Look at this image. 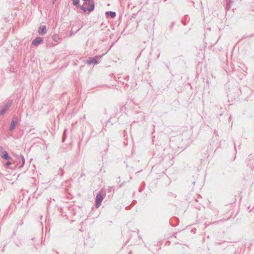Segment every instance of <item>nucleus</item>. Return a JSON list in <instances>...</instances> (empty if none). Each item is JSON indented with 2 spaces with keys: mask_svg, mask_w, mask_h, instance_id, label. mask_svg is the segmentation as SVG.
Here are the masks:
<instances>
[{
  "mask_svg": "<svg viewBox=\"0 0 254 254\" xmlns=\"http://www.w3.org/2000/svg\"><path fill=\"white\" fill-rule=\"evenodd\" d=\"M88 7H85L84 6H81V9L85 13L87 11H88L89 12H91L93 11L95 8V4L94 0H90V1H88Z\"/></svg>",
  "mask_w": 254,
  "mask_h": 254,
  "instance_id": "nucleus-1",
  "label": "nucleus"
},
{
  "mask_svg": "<svg viewBox=\"0 0 254 254\" xmlns=\"http://www.w3.org/2000/svg\"><path fill=\"white\" fill-rule=\"evenodd\" d=\"M103 198L104 196H103L102 194L100 192H98L96 196L95 201V205L96 207L98 208L100 206Z\"/></svg>",
  "mask_w": 254,
  "mask_h": 254,
  "instance_id": "nucleus-2",
  "label": "nucleus"
},
{
  "mask_svg": "<svg viewBox=\"0 0 254 254\" xmlns=\"http://www.w3.org/2000/svg\"><path fill=\"white\" fill-rule=\"evenodd\" d=\"M12 104V101L9 100L5 105H4L2 109L0 110V116H3L5 114L7 110L11 107Z\"/></svg>",
  "mask_w": 254,
  "mask_h": 254,
  "instance_id": "nucleus-3",
  "label": "nucleus"
},
{
  "mask_svg": "<svg viewBox=\"0 0 254 254\" xmlns=\"http://www.w3.org/2000/svg\"><path fill=\"white\" fill-rule=\"evenodd\" d=\"M99 63L98 57H89L87 60L85 61V63L90 65L92 64H97Z\"/></svg>",
  "mask_w": 254,
  "mask_h": 254,
  "instance_id": "nucleus-4",
  "label": "nucleus"
},
{
  "mask_svg": "<svg viewBox=\"0 0 254 254\" xmlns=\"http://www.w3.org/2000/svg\"><path fill=\"white\" fill-rule=\"evenodd\" d=\"M18 124V119L17 117H14L12 119L10 125L9 126V130L10 131H12L15 127H16V125Z\"/></svg>",
  "mask_w": 254,
  "mask_h": 254,
  "instance_id": "nucleus-5",
  "label": "nucleus"
},
{
  "mask_svg": "<svg viewBox=\"0 0 254 254\" xmlns=\"http://www.w3.org/2000/svg\"><path fill=\"white\" fill-rule=\"evenodd\" d=\"M38 34L40 35H44L47 33V30L45 25H41L38 28Z\"/></svg>",
  "mask_w": 254,
  "mask_h": 254,
  "instance_id": "nucleus-6",
  "label": "nucleus"
},
{
  "mask_svg": "<svg viewBox=\"0 0 254 254\" xmlns=\"http://www.w3.org/2000/svg\"><path fill=\"white\" fill-rule=\"evenodd\" d=\"M43 42V38L40 37H36L32 42L33 46H38Z\"/></svg>",
  "mask_w": 254,
  "mask_h": 254,
  "instance_id": "nucleus-7",
  "label": "nucleus"
},
{
  "mask_svg": "<svg viewBox=\"0 0 254 254\" xmlns=\"http://www.w3.org/2000/svg\"><path fill=\"white\" fill-rule=\"evenodd\" d=\"M1 157L5 160H9L11 159V157L9 156L8 153L5 150L2 151Z\"/></svg>",
  "mask_w": 254,
  "mask_h": 254,
  "instance_id": "nucleus-8",
  "label": "nucleus"
},
{
  "mask_svg": "<svg viewBox=\"0 0 254 254\" xmlns=\"http://www.w3.org/2000/svg\"><path fill=\"white\" fill-rule=\"evenodd\" d=\"M106 16L107 17L115 18L116 16V13L114 11H108L106 12Z\"/></svg>",
  "mask_w": 254,
  "mask_h": 254,
  "instance_id": "nucleus-9",
  "label": "nucleus"
},
{
  "mask_svg": "<svg viewBox=\"0 0 254 254\" xmlns=\"http://www.w3.org/2000/svg\"><path fill=\"white\" fill-rule=\"evenodd\" d=\"M226 0V6L225 9L226 11H228L231 8V4L234 2L233 0Z\"/></svg>",
  "mask_w": 254,
  "mask_h": 254,
  "instance_id": "nucleus-10",
  "label": "nucleus"
},
{
  "mask_svg": "<svg viewBox=\"0 0 254 254\" xmlns=\"http://www.w3.org/2000/svg\"><path fill=\"white\" fill-rule=\"evenodd\" d=\"M20 159H19V162H20V159L21 160V164L19 166V168H22L24 164H25V159H24V156L22 155H20ZM19 164H20V163H19Z\"/></svg>",
  "mask_w": 254,
  "mask_h": 254,
  "instance_id": "nucleus-11",
  "label": "nucleus"
},
{
  "mask_svg": "<svg viewBox=\"0 0 254 254\" xmlns=\"http://www.w3.org/2000/svg\"><path fill=\"white\" fill-rule=\"evenodd\" d=\"M79 0H72L73 4L77 8H79L81 9V6L79 4Z\"/></svg>",
  "mask_w": 254,
  "mask_h": 254,
  "instance_id": "nucleus-12",
  "label": "nucleus"
},
{
  "mask_svg": "<svg viewBox=\"0 0 254 254\" xmlns=\"http://www.w3.org/2000/svg\"><path fill=\"white\" fill-rule=\"evenodd\" d=\"M52 39L57 42H59L60 41H61V39L59 37V35L58 34L53 35L52 36Z\"/></svg>",
  "mask_w": 254,
  "mask_h": 254,
  "instance_id": "nucleus-13",
  "label": "nucleus"
},
{
  "mask_svg": "<svg viewBox=\"0 0 254 254\" xmlns=\"http://www.w3.org/2000/svg\"><path fill=\"white\" fill-rule=\"evenodd\" d=\"M11 165H12V163L10 161H7L6 163H5V166L6 168H9V169H14L16 167V165H14L13 167L11 166Z\"/></svg>",
  "mask_w": 254,
  "mask_h": 254,
  "instance_id": "nucleus-14",
  "label": "nucleus"
},
{
  "mask_svg": "<svg viewBox=\"0 0 254 254\" xmlns=\"http://www.w3.org/2000/svg\"><path fill=\"white\" fill-rule=\"evenodd\" d=\"M189 17L188 15H185L184 19L182 20V22L184 25H186L187 24V21H189Z\"/></svg>",
  "mask_w": 254,
  "mask_h": 254,
  "instance_id": "nucleus-15",
  "label": "nucleus"
},
{
  "mask_svg": "<svg viewBox=\"0 0 254 254\" xmlns=\"http://www.w3.org/2000/svg\"><path fill=\"white\" fill-rule=\"evenodd\" d=\"M58 175H60L61 176H63L64 174V169L62 168H59V169L58 170Z\"/></svg>",
  "mask_w": 254,
  "mask_h": 254,
  "instance_id": "nucleus-16",
  "label": "nucleus"
},
{
  "mask_svg": "<svg viewBox=\"0 0 254 254\" xmlns=\"http://www.w3.org/2000/svg\"><path fill=\"white\" fill-rule=\"evenodd\" d=\"M138 232H139V230H137V235H138V237L139 238L138 241H140V239H141V237H140V236L138 235Z\"/></svg>",
  "mask_w": 254,
  "mask_h": 254,
  "instance_id": "nucleus-17",
  "label": "nucleus"
},
{
  "mask_svg": "<svg viewBox=\"0 0 254 254\" xmlns=\"http://www.w3.org/2000/svg\"><path fill=\"white\" fill-rule=\"evenodd\" d=\"M3 150V147L1 146H0V152L2 151Z\"/></svg>",
  "mask_w": 254,
  "mask_h": 254,
  "instance_id": "nucleus-18",
  "label": "nucleus"
},
{
  "mask_svg": "<svg viewBox=\"0 0 254 254\" xmlns=\"http://www.w3.org/2000/svg\"><path fill=\"white\" fill-rule=\"evenodd\" d=\"M177 232H176V233H174V235H173L174 237H175V238H176V235H177Z\"/></svg>",
  "mask_w": 254,
  "mask_h": 254,
  "instance_id": "nucleus-19",
  "label": "nucleus"
},
{
  "mask_svg": "<svg viewBox=\"0 0 254 254\" xmlns=\"http://www.w3.org/2000/svg\"><path fill=\"white\" fill-rule=\"evenodd\" d=\"M65 140V138L64 137V136H63V140H62V141L64 142Z\"/></svg>",
  "mask_w": 254,
  "mask_h": 254,
  "instance_id": "nucleus-20",
  "label": "nucleus"
},
{
  "mask_svg": "<svg viewBox=\"0 0 254 254\" xmlns=\"http://www.w3.org/2000/svg\"><path fill=\"white\" fill-rule=\"evenodd\" d=\"M5 247V246H4L3 247V248H2V252H4Z\"/></svg>",
  "mask_w": 254,
  "mask_h": 254,
  "instance_id": "nucleus-21",
  "label": "nucleus"
},
{
  "mask_svg": "<svg viewBox=\"0 0 254 254\" xmlns=\"http://www.w3.org/2000/svg\"><path fill=\"white\" fill-rule=\"evenodd\" d=\"M83 1L87 2V1H90V0H83Z\"/></svg>",
  "mask_w": 254,
  "mask_h": 254,
  "instance_id": "nucleus-22",
  "label": "nucleus"
},
{
  "mask_svg": "<svg viewBox=\"0 0 254 254\" xmlns=\"http://www.w3.org/2000/svg\"><path fill=\"white\" fill-rule=\"evenodd\" d=\"M214 133L216 135H218V133L215 130L214 131Z\"/></svg>",
  "mask_w": 254,
  "mask_h": 254,
  "instance_id": "nucleus-23",
  "label": "nucleus"
},
{
  "mask_svg": "<svg viewBox=\"0 0 254 254\" xmlns=\"http://www.w3.org/2000/svg\"><path fill=\"white\" fill-rule=\"evenodd\" d=\"M112 189V187H110L109 189V190L111 191V190Z\"/></svg>",
  "mask_w": 254,
  "mask_h": 254,
  "instance_id": "nucleus-24",
  "label": "nucleus"
},
{
  "mask_svg": "<svg viewBox=\"0 0 254 254\" xmlns=\"http://www.w3.org/2000/svg\"><path fill=\"white\" fill-rule=\"evenodd\" d=\"M34 239H35V238H32V239H31V240H32V241H33Z\"/></svg>",
  "mask_w": 254,
  "mask_h": 254,
  "instance_id": "nucleus-25",
  "label": "nucleus"
},
{
  "mask_svg": "<svg viewBox=\"0 0 254 254\" xmlns=\"http://www.w3.org/2000/svg\"><path fill=\"white\" fill-rule=\"evenodd\" d=\"M192 184H193V185H194L195 182H192Z\"/></svg>",
  "mask_w": 254,
  "mask_h": 254,
  "instance_id": "nucleus-26",
  "label": "nucleus"
}]
</instances>
